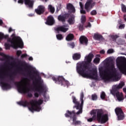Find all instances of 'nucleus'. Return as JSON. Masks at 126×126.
Here are the masks:
<instances>
[{
  "instance_id": "1",
  "label": "nucleus",
  "mask_w": 126,
  "mask_h": 126,
  "mask_svg": "<svg viewBox=\"0 0 126 126\" xmlns=\"http://www.w3.org/2000/svg\"><path fill=\"white\" fill-rule=\"evenodd\" d=\"M94 58V55L92 53H89L85 57V62L78 64L76 67L77 72L83 77L91 78L94 80H98V72L97 69L93 68L90 70V72L87 73L86 70H89V66L91 64V62Z\"/></svg>"
},
{
  "instance_id": "2",
  "label": "nucleus",
  "mask_w": 126,
  "mask_h": 126,
  "mask_svg": "<svg viewBox=\"0 0 126 126\" xmlns=\"http://www.w3.org/2000/svg\"><path fill=\"white\" fill-rule=\"evenodd\" d=\"M110 65H108L106 69L103 67L99 68V75L101 78L104 81H119L120 78L117 73V69L115 68V65L113 62L110 63Z\"/></svg>"
},
{
  "instance_id": "3",
  "label": "nucleus",
  "mask_w": 126,
  "mask_h": 126,
  "mask_svg": "<svg viewBox=\"0 0 126 126\" xmlns=\"http://www.w3.org/2000/svg\"><path fill=\"white\" fill-rule=\"evenodd\" d=\"M33 73L34 74H35L36 76H37V79L35 76L31 74V71H28V75H29L32 79H35V81H33L32 82L35 91H36V92H38L39 93H43V92L45 93V92L48 91V88L43 84V81H41L42 78L40 77L39 73L35 71Z\"/></svg>"
},
{
  "instance_id": "4",
  "label": "nucleus",
  "mask_w": 126,
  "mask_h": 126,
  "mask_svg": "<svg viewBox=\"0 0 126 126\" xmlns=\"http://www.w3.org/2000/svg\"><path fill=\"white\" fill-rule=\"evenodd\" d=\"M44 101L41 99L37 100L32 99L30 102H28L27 100H22L17 102L20 106L23 107H28L29 110L32 113L34 111L40 112L41 110V105L43 104Z\"/></svg>"
},
{
  "instance_id": "5",
  "label": "nucleus",
  "mask_w": 126,
  "mask_h": 126,
  "mask_svg": "<svg viewBox=\"0 0 126 126\" xmlns=\"http://www.w3.org/2000/svg\"><path fill=\"white\" fill-rule=\"evenodd\" d=\"M91 115H93L92 118L87 120L88 122L91 123L93 121H98L101 124H106L107 121H109L108 114H104V111L102 109L93 110L91 112Z\"/></svg>"
},
{
  "instance_id": "6",
  "label": "nucleus",
  "mask_w": 126,
  "mask_h": 126,
  "mask_svg": "<svg viewBox=\"0 0 126 126\" xmlns=\"http://www.w3.org/2000/svg\"><path fill=\"white\" fill-rule=\"evenodd\" d=\"M11 38H9L7 39V42L10 43L11 44L8 43H5L4 46L6 50H9L10 47L13 48L15 50L20 48V49H23L24 47V44H23V41L21 38L19 36H15V33H13L11 35Z\"/></svg>"
},
{
  "instance_id": "7",
  "label": "nucleus",
  "mask_w": 126,
  "mask_h": 126,
  "mask_svg": "<svg viewBox=\"0 0 126 126\" xmlns=\"http://www.w3.org/2000/svg\"><path fill=\"white\" fill-rule=\"evenodd\" d=\"M125 86V82H121L119 85H115L113 86L112 90L111 91V93L114 96H116L118 101H123L124 100V95L123 93L120 94L119 90L123 88Z\"/></svg>"
},
{
  "instance_id": "8",
  "label": "nucleus",
  "mask_w": 126,
  "mask_h": 126,
  "mask_svg": "<svg viewBox=\"0 0 126 126\" xmlns=\"http://www.w3.org/2000/svg\"><path fill=\"white\" fill-rule=\"evenodd\" d=\"M4 66H7V65L4 64L1 65L0 67V84L3 89L6 90L7 89H10L11 88V85L8 83L4 82L5 80V78L3 76V74H4V71H3Z\"/></svg>"
},
{
  "instance_id": "9",
  "label": "nucleus",
  "mask_w": 126,
  "mask_h": 126,
  "mask_svg": "<svg viewBox=\"0 0 126 126\" xmlns=\"http://www.w3.org/2000/svg\"><path fill=\"white\" fill-rule=\"evenodd\" d=\"M15 84L17 86L18 91L20 92V93H28V97H29V98H32L33 95L32 94L29 93L30 88H27L26 85L24 86L23 84H22V81L16 82Z\"/></svg>"
},
{
  "instance_id": "10",
  "label": "nucleus",
  "mask_w": 126,
  "mask_h": 126,
  "mask_svg": "<svg viewBox=\"0 0 126 126\" xmlns=\"http://www.w3.org/2000/svg\"><path fill=\"white\" fill-rule=\"evenodd\" d=\"M52 79L53 81L55 82L57 84H61L62 86H68L69 84V82L68 81L65 80L63 76H59L58 78L55 77H52Z\"/></svg>"
},
{
  "instance_id": "11",
  "label": "nucleus",
  "mask_w": 126,
  "mask_h": 126,
  "mask_svg": "<svg viewBox=\"0 0 126 126\" xmlns=\"http://www.w3.org/2000/svg\"><path fill=\"white\" fill-rule=\"evenodd\" d=\"M117 66L121 73L126 74V61L124 59L119 60V62L117 63Z\"/></svg>"
},
{
  "instance_id": "12",
  "label": "nucleus",
  "mask_w": 126,
  "mask_h": 126,
  "mask_svg": "<svg viewBox=\"0 0 126 126\" xmlns=\"http://www.w3.org/2000/svg\"><path fill=\"white\" fill-rule=\"evenodd\" d=\"M72 99L73 103L75 104V105L73 106V108L74 109V108H76L77 110H79V111L76 112V114L79 115V114H82L83 106H81V104H80L79 101H77V99H76V98L75 96H72Z\"/></svg>"
},
{
  "instance_id": "13",
  "label": "nucleus",
  "mask_w": 126,
  "mask_h": 126,
  "mask_svg": "<svg viewBox=\"0 0 126 126\" xmlns=\"http://www.w3.org/2000/svg\"><path fill=\"white\" fill-rule=\"evenodd\" d=\"M93 0H87L85 4V9L87 12H90V10L95 6L96 2H93Z\"/></svg>"
},
{
  "instance_id": "14",
  "label": "nucleus",
  "mask_w": 126,
  "mask_h": 126,
  "mask_svg": "<svg viewBox=\"0 0 126 126\" xmlns=\"http://www.w3.org/2000/svg\"><path fill=\"white\" fill-rule=\"evenodd\" d=\"M55 30L57 31L58 33H59L60 32L65 33V32L68 30V28H65V25H63L55 28Z\"/></svg>"
},
{
  "instance_id": "15",
  "label": "nucleus",
  "mask_w": 126,
  "mask_h": 126,
  "mask_svg": "<svg viewBox=\"0 0 126 126\" xmlns=\"http://www.w3.org/2000/svg\"><path fill=\"white\" fill-rule=\"evenodd\" d=\"M45 24L47 25H49L50 26L54 25V24H55V19L54 18V17H53L52 15H50L47 17Z\"/></svg>"
},
{
  "instance_id": "16",
  "label": "nucleus",
  "mask_w": 126,
  "mask_h": 126,
  "mask_svg": "<svg viewBox=\"0 0 126 126\" xmlns=\"http://www.w3.org/2000/svg\"><path fill=\"white\" fill-rule=\"evenodd\" d=\"M45 6L43 5H39L38 6L37 9H35V11L37 14L38 15H41V14H43L44 12H45Z\"/></svg>"
},
{
  "instance_id": "17",
  "label": "nucleus",
  "mask_w": 126,
  "mask_h": 126,
  "mask_svg": "<svg viewBox=\"0 0 126 126\" xmlns=\"http://www.w3.org/2000/svg\"><path fill=\"white\" fill-rule=\"evenodd\" d=\"M69 15L68 14H61L58 16V20L61 22H65L66 19L68 18Z\"/></svg>"
},
{
  "instance_id": "18",
  "label": "nucleus",
  "mask_w": 126,
  "mask_h": 126,
  "mask_svg": "<svg viewBox=\"0 0 126 126\" xmlns=\"http://www.w3.org/2000/svg\"><path fill=\"white\" fill-rule=\"evenodd\" d=\"M75 115H77L76 113H75V110H73L72 111L67 110L66 113L64 114L66 118H70V119L73 118Z\"/></svg>"
},
{
  "instance_id": "19",
  "label": "nucleus",
  "mask_w": 126,
  "mask_h": 126,
  "mask_svg": "<svg viewBox=\"0 0 126 126\" xmlns=\"http://www.w3.org/2000/svg\"><path fill=\"white\" fill-rule=\"evenodd\" d=\"M67 9H68L69 12L70 13H75V8L73 6V5L71 3H68L67 5Z\"/></svg>"
},
{
  "instance_id": "20",
  "label": "nucleus",
  "mask_w": 126,
  "mask_h": 126,
  "mask_svg": "<svg viewBox=\"0 0 126 126\" xmlns=\"http://www.w3.org/2000/svg\"><path fill=\"white\" fill-rule=\"evenodd\" d=\"M79 40L80 44H85V45L88 44V39L84 36H81Z\"/></svg>"
},
{
  "instance_id": "21",
  "label": "nucleus",
  "mask_w": 126,
  "mask_h": 126,
  "mask_svg": "<svg viewBox=\"0 0 126 126\" xmlns=\"http://www.w3.org/2000/svg\"><path fill=\"white\" fill-rule=\"evenodd\" d=\"M94 38L95 40H97V41H103L104 40L103 35H102V34H99L98 33H94Z\"/></svg>"
},
{
  "instance_id": "22",
  "label": "nucleus",
  "mask_w": 126,
  "mask_h": 126,
  "mask_svg": "<svg viewBox=\"0 0 126 126\" xmlns=\"http://www.w3.org/2000/svg\"><path fill=\"white\" fill-rule=\"evenodd\" d=\"M25 3L27 5H29V7L32 8L33 4H34V1L31 0H25Z\"/></svg>"
},
{
  "instance_id": "23",
  "label": "nucleus",
  "mask_w": 126,
  "mask_h": 126,
  "mask_svg": "<svg viewBox=\"0 0 126 126\" xmlns=\"http://www.w3.org/2000/svg\"><path fill=\"white\" fill-rule=\"evenodd\" d=\"M80 58H81L80 53H75L72 56V59L74 61H78V60H80Z\"/></svg>"
},
{
  "instance_id": "24",
  "label": "nucleus",
  "mask_w": 126,
  "mask_h": 126,
  "mask_svg": "<svg viewBox=\"0 0 126 126\" xmlns=\"http://www.w3.org/2000/svg\"><path fill=\"white\" fill-rule=\"evenodd\" d=\"M1 51H2V48L0 47V52H1ZM0 56H1V57H3L6 60L12 59V57H11L8 55H6L5 54H4L3 53L0 52Z\"/></svg>"
},
{
  "instance_id": "25",
  "label": "nucleus",
  "mask_w": 126,
  "mask_h": 126,
  "mask_svg": "<svg viewBox=\"0 0 126 126\" xmlns=\"http://www.w3.org/2000/svg\"><path fill=\"white\" fill-rule=\"evenodd\" d=\"M74 39V35L72 33H69L66 37L65 40L66 41H72Z\"/></svg>"
},
{
  "instance_id": "26",
  "label": "nucleus",
  "mask_w": 126,
  "mask_h": 126,
  "mask_svg": "<svg viewBox=\"0 0 126 126\" xmlns=\"http://www.w3.org/2000/svg\"><path fill=\"white\" fill-rule=\"evenodd\" d=\"M75 17L73 15H71L68 20V22L70 25L74 24V18Z\"/></svg>"
},
{
  "instance_id": "27",
  "label": "nucleus",
  "mask_w": 126,
  "mask_h": 126,
  "mask_svg": "<svg viewBox=\"0 0 126 126\" xmlns=\"http://www.w3.org/2000/svg\"><path fill=\"white\" fill-rule=\"evenodd\" d=\"M115 113L116 115L117 116L118 115H121V114L124 113V111H123V109L120 107H117L115 110Z\"/></svg>"
},
{
  "instance_id": "28",
  "label": "nucleus",
  "mask_w": 126,
  "mask_h": 126,
  "mask_svg": "<svg viewBox=\"0 0 126 126\" xmlns=\"http://www.w3.org/2000/svg\"><path fill=\"white\" fill-rule=\"evenodd\" d=\"M83 98H84V93H83V92H82L80 94L81 107H82V106H83V104L84 103Z\"/></svg>"
},
{
  "instance_id": "29",
  "label": "nucleus",
  "mask_w": 126,
  "mask_h": 126,
  "mask_svg": "<svg viewBox=\"0 0 126 126\" xmlns=\"http://www.w3.org/2000/svg\"><path fill=\"white\" fill-rule=\"evenodd\" d=\"M117 116L118 121H123L125 119V114L122 113L121 114H119Z\"/></svg>"
},
{
  "instance_id": "30",
  "label": "nucleus",
  "mask_w": 126,
  "mask_h": 126,
  "mask_svg": "<svg viewBox=\"0 0 126 126\" xmlns=\"http://www.w3.org/2000/svg\"><path fill=\"white\" fill-rule=\"evenodd\" d=\"M48 10H49L50 12L52 14L55 13V7H53L52 5H48Z\"/></svg>"
},
{
  "instance_id": "31",
  "label": "nucleus",
  "mask_w": 126,
  "mask_h": 126,
  "mask_svg": "<svg viewBox=\"0 0 126 126\" xmlns=\"http://www.w3.org/2000/svg\"><path fill=\"white\" fill-rule=\"evenodd\" d=\"M100 58L99 57H95V58L93 60L94 63L95 64H99L100 63Z\"/></svg>"
},
{
  "instance_id": "32",
  "label": "nucleus",
  "mask_w": 126,
  "mask_h": 126,
  "mask_svg": "<svg viewBox=\"0 0 126 126\" xmlns=\"http://www.w3.org/2000/svg\"><path fill=\"white\" fill-rule=\"evenodd\" d=\"M81 20V23H82V24H84L85 23V22L86 21V16H85V15H82Z\"/></svg>"
},
{
  "instance_id": "33",
  "label": "nucleus",
  "mask_w": 126,
  "mask_h": 126,
  "mask_svg": "<svg viewBox=\"0 0 126 126\" xmlns=\"http://www.w3.org/2000/svg\"><path fill=\"white\" fill-rule=\"evenodd\" d=\"M121 8L122 12H124V13H126V6L124 3L121 4Z\"/></svg>"
},
{
  "instance_id": "34",
  "label": "nucleus",
  "mask_w": 126,
  "mask_h": 126,
  "mask_svg": "<svg viewBox=\"0 0 126 126\" xmlns=\"http://www.w3.org/2000/svg\"><path fill=\"white\" fill-rule=\"evenodd\" d=\"M92 99L93 101H96L98 99V96L95 94L92 95Z\"/></svg>"
},
{
  "instance_id": "35",
  "label": "nucleus",
  "mask_w": 126,
  "mask_h": 126,
  "mask_svg": "<svg viewBox=\"0 0 126 126\" xmlns=\"http://www.w3.org/2000/svg\"><path fill=\"white\" fill-rule=\"evenodd\" d=\"M7 81L8 82H12L13 83H14V78L13 77V76H12V75H10L9 80H7Z\"/></svg>"
},
{
  "instance_id": "36",
  "label": "nucleus",
  "mask_w": 126,
  "mask_h": 126,
  "mask_svg": "<svg viewBox=\"0 0 126 126\" xmlns=\"http://www.w3.org/2000/svg\"><path fill=\"white\" fill-rule=\"evenodd\" d=\"M56 37L58 40H61L63 39V34H58L56 35Z\"/></svg>"
},
{
  "instance_id": "37",
  "label": "nucleus",
  "mask_w": 126,
  "mask_h": 126,
  "mask_svg": "<svg viewBox=\"0 0 126 126\" xmlns=\"http://www.w3.org/2000/svg\"><path fill=\"white\" fill-rule=\"evenodd\" d=\"M68 46L70 47L72 49H73L74 47H75V43H74V42H71L68 43Z\"/></svg>"
},
{
  "instance_id": "38",
  "label": "nucleus",
  "mask_w": 126,
  "mask_h": 126,
  "mask_svg": "<svg viewBox=\"0 0 126 126\" xmlns=\"http://www.w3.org/2000/svg\"><path fill=\"white\" fill-rule=\"evenodd\" d=\"M100 98L102 99V100H105V98H106V94L105 92H102L100 94Z\"/></svg>"
},
{
  "instance_id": "39",
  "label": "nucleus",
  "mask_w": 126,
  "mask_h": 126,
  "mask_svg": "<svg viewBox=\"0 0 126 126\" xmlns=\"http://www.w3.org/2000/svg\"><path fill=\"white\" fill-rule=\"evenodd\" d=\"M111 38L113 41H117V39L119 38V36L118 35H115L111 36Z\"/></svg>"
},
{
  "instance_id": "40",
  "label": "nucleus",
  "mask_w": 126,
  "mask_h": 126,
  "mask_svg": "<svg viewBox=\"0 0 126 126\" xmlns=\"http://www.w3.org/2000/svg\"><path fill=\"white\" fill-rule=\"evenodd\" d=\"M97 14V11L96 10H93L91 12V15H96Z\"/></svg>"
},
{
  "instance_id": "41",
  "label": "nucleus",
  "mask_w": 126,
  "mask_h": 126,
  "mask_svg": "<svg viewBox=\"0 0 126 126\" xmlns=\"http://www.w3.org/2000/svg\"><path fill=\"white\" fill-rule=\"evenodd\" d=\"M84 24H83L82 25L80 24L79 25V30H80V31H82V30H83L84 29Z\"/></svg>"
},
{
  "instance_id": "42",
  "label": "nucleus",
  "mask_w": 126,
  "mask_h": 126,
  "mask_svg": "<svg viewBox=\"0 0 126 126\" xmlns=\"http://www.w3.org/2000/svg\"><path fill=\"white\" fill-rule=\"evenodd\" d=\"M80 12L81 14H86V11H85L84 9H83V8H82Z\"/></svg>"
},
{
  "instance_id": "43",
  "label": "nucleus",
  "mask_w": 126,
  "mask_h": 126,
  "mask_svg": "<svg viewBox=\"0 0 126 126\" xmlns=\"http://www.w3.org/2000/svg\"><path fill=\"white\" fill-rule=\"evenodd\" d=\"M21 54H22V52L21 50H18L17 51V56H18V57H20Z\"/></svg>"
},
{
  "instance_id": "44",
  "label": "nucleus",
  "mask_w": 126,
  "mask_h": 126,
  "mask_svg": "<svg viewBox=\"0 0 126 126\" xmlns=\"http://www.w3.org/2000/svg\"><path fill=\"white\" fill-rule=\"evenodd\" d=\"M80 123H81L80 121H76L73 123V125H75V126H76V125H80Z\"/></svg>"
},
{
  "instance_id": "45",
  "label": "nucleus",
  "mask_w": 126,
  "mask_h": 126,
  "mask_svg": "<svg viewBox=\"0 0 126 126\" xmlns=\"http://www.w3.org/2000/svg\"><path fill=\"white\" fill-rule=\"evenodd\" d=\"M108 54H112V53H114V50L112 49H110L107 51Z\"/></svg>"
},
{
  "instance_id": "46",
  "label": "nucleus",
  "mask_w": 126,
  "mask_h": 126,
  "mask_svg": "<svg viewBox=\"0 0 126 126\" xmlns=\"http://www.w3.org/2000/svg\"><path fill=\"white\" fill-rule=\"evenodd\" d=\"M71 119H73V123H74L75 122H76V115H75L73 117H72Z\"/></svg>"
},
{
  "instance_id": "47",
  "label": "nucleus",
  "mask_w": 126,
  "mask_h": 126,
  "mask_svg": "<svg viewBox=\"0 0 126 126\" xmlns=\"http://www.w3.org/2000/svg\"><path fill=\"white\" fill-rule=\"evenodd\" d=\"M21 66H26V67H27V68H28V69H30V67L29 66L27 65V64H23V63L21 64Z\"/></svg>"
},
{
  "instance_id": "48",
  "label": "nucleus",
  "mask_w": 126,
  "mask_h": 126,
  "mask_svg": "<svg viewBox=\"0 0 126 126\" xmlns=\"http://www.w3.org/2000/svg\"><path fill=\"white\" fill-rule=\"evenodd\" d=\"M119 29H124L125 28V24H121L119 27Z\"/></svg>"
},
{
  "instance_id": "49",
  "label": "nucleus",
  "mask_w": 126,
  "mask_h": 126,
  "mask_svg": "<svg viewBox=\"0 0 126 126\" xmlns=\"http://www.w3.org/2000/svg\"><path fill=\"white\" fill-rule=\"evenodd\" d=\"M3 36H4V34L0 32V40H2V39H3Z\"/></svg>"
},
{
  "instance_id": "50",
  "label": "nucleus",
  "mask_w": 126,
  "mask_h": 126,
  "mask_svg": "<svg viewBox=\"0 0 126 126\" xmlns=\"http://www.w3.org/2000/svg\"><path fill=\"white\" fill-rule=\"evenodd\" d=\"M26 57H27V54H24L21 55V58L22 59H24V58H26Z\"/></svg>"
},
{
  "instance_id": "51",
  "label": "nucleus",
  "mask_w": 126,
  "mask_h": 126,
  "mask_svg": "<svg viewBox=\"0 0 126 126\" xmlns=\"http://www.w3.org/2000/svg\"><path fill=\"white\" fill-rule=\"evenodd\" d=\"M3 39H7V40H8V39H9V37H8V35H5L3 36Z\"/></svg>"
},
{
  "instance_id": "52",
  "label": "nucleus",
  "mask_w": 126,
  "mask_h": 126,
  "mask_svg": "<svg viewBox=\"0 0 126 126\" xmlns=\"http://www.w3.org/2000/svg\"><path fill=\"white\" fill-rule=\"evenodd\" d=\"M34 97H35V98H38V97H39V94H38V93H35Z\"/></svg>"
},
{
  "instance_id": "53",
  "label": "nucleus",
  "mask_w": 126,
  "mask_h": 126,
  "mask_svg": "<svg viewBox=\"0 0 126 126\" xmlns=\"http://www.w3.org/2000/svg\"><path fill=\"white\" fill-rule=\"evenodd\" d=\"M18 3H21L22 4H23V0H19L18 1Z\"/></svg>"
},
{
  "instance_id": "54",
  "label": "nucleus",
  "mask_w": 126,
  "mask_h": 126,
  "mask_svg": "<svg viewBox=\"0 0 126 126\" xmlns=\"http://www.w3.org/2000/svg\"><path fill=\"white\" fill-rule=\"evenodd\" d=\"M86 27H89V28H91V24L90 22H89L88 23V25L86 26Z\"/></svg>"
},
{
  "instance_id": "55",
  "label": "nucleus",
  "mask_w": 126,
  "mask_h": 126,
  "mask_svg": "<svg viewBox=\"0 0 126 126\" xmlns=\"http://www.w3.org/2000/svg\"><path fill=\"white\" fill-rule=\"evenodd\" d=\"M100 54H101L103 55V54H105V51L104 50H102L100 51Z\"/></svg>"
},
{
  "instance_id": "56",
  "label": "nucleus",
  "mask_w": 126,
  "mask_h": 126,
  "mask_svg": "<svg viewBox=\"0 0 126 126\" xmlns=\"http://www.w3.org/2000/svg\"><path fill=\"white\" fill-rule=\"evenodd\" d=\"M12 31H13V30H12V28H10L9 29V30H8L9 33H10V32H12Z\"/></svg>"
},
{
  "instance_id": "57",
  "label": "nucleus",
  "mask_w": 126,
  "mask_h": 126,
  "mask_svg": "<svg viewBox=\"0 0 126 126\" xmlns=\"http://www.w3.org/2000/svg\"><path fill=\"white\" fill-rule=\"evenodd\" d=\"M80 5L81 6V8H83V4H82V3L81 2H80Z\"/></svg>"
},
{
  "instance_id": "58",
  "label": "nucleus",
  "mask_w": 126,
  "mask_h": 126,
  "mask_svg": "<svg viewBox=\"0 0 126 126\" xmlns=\"http://www.w3.org/2000/svg\"><path fill=\"white\" fill-rule=\"evenodd\" d=\"M29 61H33V58L32 57H29Z\"/></svg>"
},
{
  "instance_id": "59",
  "label": "nucleus",
  "mask_w": 126,
  "mask_h": 126,
  "mask_svg": "<svg viewBox=\"0 0 126 126\" xmlns=\"http://www.w3.org/2000/svg\"><path fill=\"white\" fill-rule=\"evenodd\" d=\"M123 92H124V93H126V88H123Z\"/></svg>"
},
{
  "instance_id": "60",
  "label": "nucleus",
  "mask_w": 126,
  "mask_h": 126,
  "mask_svg": "<svg viewBox=\"0 0 126 126\" xmlns=\"http://www.w3.org/2000/svg\"><path fill=\"white\" fill-rule=\"evenodd\" d=\"M2 23H3L2 20H0V25H2Z\"/></svg>"
},
{
  "instance_id": "61",
  "label": "nucleus",
  "mask_w": 126,
  "mask_h": 126,
  "mask_svg": "<svg viewBox=\"0 0 126 126\" xmlns=\"http://www.w3.org/2000/svg\"><path fill=\"white\" fill-rule=\"evenodd\" d=\"M18 69H19V70H21V71L23 70V69L22 68H21V67H19Z\"/></svg>"
},
{
  "instance_id": "62",
  "label": "nucleus",
  "mask_w": 126,
  "mask_h": 126,
  "mask_svg": "<svg viewBox=\"0 0 126 126\" xmlns=\"http://www.w3.org/2000/svg\"><path fill=\"white\" fill-rule=\"evenodd\" d=\"M124 20L126 21V15H124Z\"/></svg>"
},
{
  "instance_id": "63",
  "label": "nucleus",
  "mask_w": 126,
  "mask_h": 126,
  "mask_svg": "<svg viewBox=\"0 0 126 126\" xmlns=\"http://www.w3.org/2000/svg\"><path fill=\"white\" fill-rule=\"evenodd\" d=\"M90 21L91 22H93V20H92V19H91V18H90Z\"/></svg>"
},
{
  "instance_id": "64",
  "label": "nucleus",
  "mask_w": 126,
  "mask_h": 126,
  "mask_svg": "<svg viewBox=\"0 0 126 126\" xmlns=\"http://www.w3.org/2000/svg\"><path fill=\"white\" fill-rule=\"evenodd\" d=\"M96 57H98L99 58H100V55H96Z\"/></svg>"
}]
</instances>
